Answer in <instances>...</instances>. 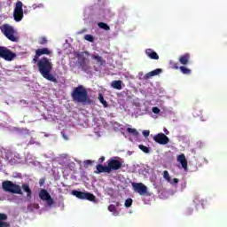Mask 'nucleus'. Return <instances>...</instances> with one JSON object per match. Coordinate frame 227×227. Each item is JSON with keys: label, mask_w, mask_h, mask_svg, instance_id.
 Returning <instances> with one entry per match:
<instances>
[{"label": "nucleus", "mask_w": 227, "mask_h": 227, "mask_svg": "<svg viewBox=\"0 0 227 227\" xmlns=\"http://www.w3.org/2000/svg\"><path fill=\"white\" fill-rule=\"evenodd\" d=\"M132 199L129 198L125 200L124 207H126V208H130V207H132Z\"/></svg>", "instance_id": "obj_30"}, {"label": "nucleus", "mask_w": 227, "mask_h": 227, "mask_svg": "<svg viewBox=\"0 0 227 227\" xmlns=\"http://www.w3.org/2000/svg\"><path fill=\"white\" fill-rule=\"evenodd\" d=\"M152 111L154 114H159V113H160V109L157 106L153 107Z\"/></svg>", "instance_id": "obj_37"}, {"label": "nucleus", "mask_w": 227, "mask_h": 227, "mask_svg": "<svg viewBox=\"0 0 227 227\" xmlns=\"http://www.w3.org/2000/svg\"><path fill=\"white\" fill-rule=\"evenodd\" d=\"M177 162H180L182 168L184 171H187V159L185 158V154H180L177 156Z\"/></svg>", "instance_id": "obj_15"}, {"label": "nucleus", "mask_w": 227, "mask_h": 227, "mask_svg": "<svg viewBox=\"0 0 227 227\" xmlns=\"http://www.w3.org/2000/svg\"><path fill=\"white\" fill-rule=\"evenodd\" d=\"M121 84H123V82H121V80H117V81H113L111 83V86L114 90H121Z\"/></svg>", "instance_id": "obj_22"}, {"label": "nucleus", "mask_w": 227, "mask_h": 227, "mask_svg": "<svg viewBox=\"0 0 227 227\" xmlns=\"http://www.w3.org/2000/svg\"><path fill=\"white\" fill-rule=\"evenodd\" d=\"M160 74H162V69L157 68L155 70H153V71L145 74L144 76V79L148 80L151 77H155V75H159Z\"/></svg>", "instance_id": "obj_16"}, {"label": "nucleus", "mask_w": 227, "mask_h": 227, "mask_svg": "<svg viewBox=\"0 0 227 227\" xmlns=\"http://www.w3.org/2000/svg\"><path fill=\"white\" fill-rule=\"evenodd\" d=\"M115 205H116V207H121V203H120V202H116Z\"/></svg>", "instance_id": "obj_42"}, {"label": "nucleus", "mask_w": 227, "mask_h": 227, "mask_svg": "<svg viewBox=\"0 0 227 227\" xmlns=\"http://www.w3.org/2000/svg\"><path fill=\"white\" fill-rule=\"evenodd\" d=\"M132 187L135 192H138L140 196H145L148 193V188L143 183H132Z\"/></svg>", "instance_id": "obj_11"}, {"label": "nucleus", "mask_w": 227, "mask_h": 227, "mask_svg": "<svg viewBox=\"0 0 227 227\" xmlns=\"http://www.w3.org/2000/svg\"><path fill=\"white\" fill-rule=\"evenodd\" d=\"M73 196H75L78 200H88V201H95L97 200L93 193L79 192L77 190L73 191Z\"/></svg>", "instance_id": "obj_9"}, {"label": "nucleus", "mask_w": 227, "mask_h": 227, "mask_svg": "<svg viewBox=\"0 0 227 227\" xmlns=\"http://www.w3.org/2000/svg\"><path fill=\"white\" fill-rule=\"evenodd\" d=\"M145 54L150 59H159V54L155 52L153 49H146L145 50Z\"/></svg>", "instance_id": "obj_18"}, {"label": "nucleus", "mask_w": 227, "mask_h": 227, "mask_svg": "<svg viewBox=\"0 0 227 227\" xmlns=\"http://www.w3.org/2000/svg\"><path fill=\"white\" fill-rule=\"evenodd\" d=\"M153 141L158 143V145H168V143H169V137L164 133H158L153 137Z\"/></svg>", "instance_id": "obj_12"}, {"label": "nucleus", "mask_w": 227, "mask_h": 227, "mask_svg": "<svg viewBox=\"0 0 227 227\" xmlns=\"http://www.w3.org/2000/svg\"><path fill=\"white\" fill-rule=\"evenodd\" d=\"M35 52L37 53V56H43V54L49 56L51 54V51L48 50V48L37 49Z\"/></svg>", "instance_id": "obj_21"}, {"label": "nucleus", "mask_w": 227, "mask_h": 227, "mask_svg": "<svg viewBox=\"0 0 227 227\" xmlns=\"http://www.w3.org/2000/svg\"><path fill=\"white\" fill-rule=\"evenodd\" d=\"M2 33L10 40L11 42H17V37L15 36V30L13 27L8 24L3 25L1 28Z\"/></svg>", "instance_id": "obj_4"}, {"label": "nucleus", "mask_w": 227, "mask_h": 227, "mask_svg": "<svg viewBox=\"0 0 227 227\" xmlns=\"http://www.w3.org/2000/svg\"><path fill=\"white\" fill-rule=\"evenodd\" d=\"M179 63L184 66L189 65V61H191V54L185 53L184 55H181L178 59Z\"/></svg>", "instance_id": "obj_14"}, {"label": "nucleus", "mask_w": 227, "mask_h": 227, "mask_svg": "<svg viewBox=\"0 0 227 227\" xmlns=\"http://www.w3.org/2000/svg\"><path fill=\"white\" fill-rule=\"evenodd\" d=\"M98 26L100 29H104L105 31H109L111 29V27L105 22H99Z\"/></svg>", "instance_id": "obj_25"}, {"label": "nucleus", "mask_w": 227, "mask_h": 227, "mask_svg": "<svg viewBox=\"0 0 227 227\" xmlns=\"http://www.w3.org/2000/svg\"><path fill=\"white\" fill-rule=\"evenodd\" d=\"M39 198L40 200H42L43 201L47 202V205L49 207H52V205H54V199H52V197H51V194L49 193V192H47V190L45 189H42L39 192Z\"/></svg>", "instance_id": "obj_10"}, {"label": "nucleus", "mask_w": 227, "mask_h": 227, "mask_svg": "<svg viewBox=\"0 0 227 227\" xmlns=\"http://www.w3.org/2000/svg\"><path fill=\"white\" fill-rule=\"evenodd\" d=\"M98 99H99V102H101V104H103L104 107L109 106V105L107 104V101H106L104 99V96H102V94H99Z\"/></svg>", "instance_id": "obj_28"}, {"label": "nucleus", "mask_w": 227, "mask_h": 227, "mask_svg": "<svg viewBox=\"0 0 227 227\" xmlns=\"http://www.w3.org/2000/svg\"><path fill=\"white\" fill-rule=\"evenodd\" d=\"M108 210L109 212H116V206L111 204L110 206H108Z\"/></svg>", "instance_id": "obj_35"}, {"label": "nucleus", "mask_w": 227, "mask_h": 227, "mask_svg": "<svg viewBox=\"0 0 227 227\" xmlns=\"http://www.w3.org/2000/svg\"><path fill=\"white\" fill-rule=\"evenodd\" d=\"M39 58H40V55H38V53L35 51V55L34 57V59H33V63H38Z\"/></svg>", "instance_id": "obj_36"}, {"label": "nucleus", "mask_w": 227, "mask_h": 227, "mask_svg": "<svg viewBox=\"0 0 227 227\" xmlns=\"http://www.w3.org/2000/svg\"><path fill=\"white\" fill-rule=\"evenodd\" d=\"M2 187L5 192H12V194H23L20 185L13 184L12 181H4Z\"/></svg>", "instance_id": "obj_3"}, {"label": "nucleus", "mask_w": 227, "mask_h": 227, "mask_svg": "<svg viewBox=\"0 0 227 227\" xmlns=\"http://www.w3.org/2000/svg\"><path fill=\"white\" fill-rule=\"evenodd\" d=\"M71 97L74 102L79 104H91L93 102L88 95V89L82 85L75 87L71 93Z\"/></svg>", "instance_id": "obj_2"}, {"label": "nucleus", "mask_w": 227, "mask_h": 227, "mask_svg": "<svg viewBox=\"0 0 227 227\" xmlns=\"http://www.w3.org/2000/svg\"><path fill=\"white\" fill-rule=\"evenodd\" d=\"M127 132H129V134H132L133 136H138L139 135V132H137V129H132V128H128Z\"/></svg>", "instance_id": "obj_29"}, {"label": "nucleus", "mask_w": 227, "mask_h": 227, "mask_svg": "<svg viewBox=\"0 0 227 227\" xmlns=\"http://www.w3.org/2000/svg\"><path fill=\"white\" fill-rule=\"evenodd\" d=\"M91 59H94L97 63V65H99L102 67L103 65H106V60L102 57H100L98 54H92Z\"/></svg>", "instance_id": "obj_19"}, {"label": "nucleus", "mask_w": 227, "mask_h": 227, "mask_svg": "<svg viewBox=\"0 0 227 227\" xmlns=\"http://www.w3.org/2000/svg\"><path fill=\"white\" fill-rule=\"evenodd\" d=\"M43 184H45V179L42 178L39 180V185L40 187H42L43 185Z\"/></svg>", "instance_id": "obj_40"}, {"label": "nucleus", "mask_w": 227, "mask_h": 227, "mask_svg": "<svg viewBox=\"0 0 227 227\" xmlns=\"http://www.w3.org/2000/svg\"><path fill=\"white\" fill-rule=\"evenodd\" d=\"M84 54H86V56H90V52L84 51L81 53L80 52L76 53V58H78L79 59L78 63L82 70H83V72H86L87 70H90V66L86 62V58L84 57Z\"/></svg>", "instance_id": "obj_8"}, {"label": "nucleus", "mask_w": 227, "mask_h": 227, "mask_svg": "<svg viewBox=\"0 0 227 227\" xmlns=\"http://www.w3.org/2000/svg\"><path fill=\"white\" fill-rule=\"evenodd\" d=\"M169 66L170 67H172L174 70H178V68H180V67L178 66V62H175L173 60L169 61Z\"/></svg>", "instance_id": "obj_26"}, {"label": "nucleus", "mask_w": 227, "mask_h": 227, "mask_svg": "<svg viewBox=\"0 0 227 227\" xmlns=\"http://www.w3.org/2000/svg\"><path fill=\"white\" fill-rule=\"evenodd\" d=\"M143 136H144L145 137H148V136H150V130H144V131H143Z\"/></svg>", "instance_id": "obj_38"}, {"label": "nucleus", "mask_w": 227, "mask_h": 227, "mask_svg": "<svg viewBox=\"0 0 227 227\" xmlns=\"http://www.w3.org/2000/svg\"><path fill=\"white\" fill-rule=\"evenodd\" d=\"M169 184H178V179L177 178H174L172 181L170 179V182H168Z\"/></svg>", "instance_id": "obj_41"}, {"label": "nucleus", "mask_w": 227, "mask_h": 227, "mask_svg": "<svg viewBox=\"0 0 227 227\" xmlns=\"http://www.w3.org/2000/svg\"><path fill=\"white\" fill-rule=\"evenodd\" d=\"M45 43H47V38H45V37H41V38L39 39V44H40V45H45Z\"/></svg>", "instance_id": "obj_33"}, {"label": "nucleus", "mask_w": 227, "mask_h": 227, "mask_svg": "<svg viewBox=\"0 0 227 227\" xmlns=\"http://www.w3.org/2000/svg\"><path fill=\"white\" fill-rule=\"evenodd\" d=\"M192 114L195 118H201V116H203V112L198 108H194Z\"/></svg>", "instance_id": "obj_24"}, {"label": "nucleus", "mask_w": 227, "mask_h": 227, "mask_svg": "<svg viewBox=\"0 0 227 227\" xmlns=\"http://www.w3.org/2000/svg\"><path fill=\"white\" fill-rule=\"evenodd\" d=\"M163 178L166 179L167 182H171V176H169V172H168V170L163 172Z\"/></svg>", "instance_id": "obj_31"}, {"label": "nucleus", "mask_w": 227, "mask_h": 227, "mask_svg": "<svg viewBox=\"0 0 227 227\" xmlns=\"http://www.w3.org/2000/svg\"><path fill=\"white\" fill-rule=\"evenodd\" d=\"M84 40H87V42H95V37H93V35H84Z\"/></svg>", "instance_id": "obj_32"}, {"label": "nucleus", "mask_w": 227, "mask_h": 227, "mask_svg": "<svg viewBox=\"0 0 227 227\" xmlns=\"http://www.w3.org/2000/svg\"><path fill=\"white\" fill-rule=\"evenodd\" d=\"M0 58L5 61H13L17 58V54L4 46H0Z\"/></svg>", "instance_id": "obj_5"}, {"label": "nucleus", "mask_w": 227, "mask_h": 227, "mask_svg": "<svg viewBox=\"0 0 227 227\" xmlns=\"http://www.w3.org/2000/svg\"><path fill=\"white\" fill-rule=\"evenodd\" d=\"M36 207H39L38 204H36Z\"/></svg>", "instance_id": "obj_44"}, {"label": "nucleus", "mask_w": 227, "mask_h": 227, "mask_svg": "<svg viewBox=\"0 0 227 227\" xmlns=\"http://www.w3.org/2000/svg\"><path fill=\"white\" fill-rule=\"evenodd\" d=\"M104 160H106V157L105 156H101L99 159H98V163L99 164H102L104 162Z\"/></svg>", "instance_id": "obj_39"}, {"label": "nucleus", "mask_w": 227, "mask_h": 227, "mask_svg": "<svg viewBox=\"0 0 227 227\" xmlns=\"http://www.w3.org/2000/svg\"><path fill=\"white\" fill-rule=\"evenodd\" d=\"M94 173L96 175H100V173H111L109 170V167L107 166H104L102 164H98L96 166V170L94 171Z\"/></svg>", "instance_id": "obj_13"}, {"label": "nucleus", "mask_w": 227, "mask_h": 227, "mask_svg": "<svg viewBox=\"0 0 227 227\" xmlns=\"http://www.w3.org/2000/svg\"><path fill=\"white\" fill-rule=\"evenodd\" d=\"M33 8H34V10H35V8H36V4H34V5H33Z\"/></svg>", "instance_id": "obj_43"}, {"label": "nucleus", "mask_w": 227, "mask_h": 227, "mask_svg": "<svg viewBox=\"0 0 227 227\" xmlns=\"http://www.w3.org/2000/svg\"><path fill=\"white\" fill-rule=\"evenodd\" d=\"M23 5L24 4H22L21 1H18L16 3V6H15L14 12H13L14 20L16 22H20V20H22V19H24V9H22Z\"/></svg>", "instance_id": "obj_6"}, {"label": "nucleus", "mask_w": 227, "mask_h": 227, "mask_svg": "<svg viewBox=\"0 0 227 227\" xmlns=\"http://www.w3.org/2000/svg\"><path fill=\"white\" fill-rule=\"evenodd\" d=\"M24 192H27V200H31L32 196H33V192L31 191V188L29 187V184H23L21 185Z\"/></svg>", "instance_id": "obj_20"}, {"label": "nucleus", "mask_w": 227, "mask_h": 227, "mask_svg": "<svg viewBox=\"0 0 227 227\" xmlns=\"http://www.w3.org/2000/svg\"><path fill=\"white\" fill-rule=\"evenodd\" d=\"M8 219V215L0 213V227H10V223L5 222Z\"/></svg>", "instance_id": "obj_17"}, {"label": "nucleus", "mask_w": 227, "mask_h": 227, "mask_svg": "<svg viewBox=\"0 0 227 227\" xmlns=\"http://www.w3.org/2000/svg\"><path fill=\"white\" fill-rule=\"evenodd\" d=\"M37 68L44 79H47V81H51V82H58V79L51 74V71L52 70V62H50L49 59L43 57L39 59L37 62Z\"/></svg>", "instance_id": "obj_1"}, {"label": "nucleus", "mask_w": 227, "mask_h": 227, "mask_svg": "<svg viewBox=\"0 0 227 227\" xmlns=\"http://www.w3.org/2000/svg\"><path fill=\"white\" fill-rule=\"evenodd\" d=\"M139 150H141L142 152H144V153H150V148L146 147L145 145H138Z\"/></svg>", "instance_id": "obj_27"}, {"label": "nucleus", "mask_w": 227, "mask_h": 227, "mask_svg": "<svg viewBox=\"0 0 227 227\" xmlns=\"http://www.w3.org/2000/svg\"><path fill=\"white\" fill-rule=\"evenodd\" d=\"M106 162L110 173L111 171H118V169H121V168L123 167V161L118 159L110 158Z\"/></svg>", "instance_id": "obj_7"}, {"label": "nucleus", "mask_w": 227, "mask_h": 227, "mask_svg": "<svg viewBox=\"0 0 227 227\" xmlns=\"http://www.w3.org/2000/svg\"><path fill=\"white\" fill-rule=\"evenodd\" d=\"M91 164H93L91 160H87L83 162L84 168H88L89 166H91Z\"/></svg>", "instance_id": "obj_34"}, {"label": "nucleus", "mask_w": 227, "mask_h": 227, "mask_svg": "<svg viewBox=\"0 0 227 227\" xmlns=\"http://www.w3.org/2000/svg\"><path fill=\"white\" fill-rule=\"evenodd\" d=\"M180 72L184 74V75H191V69L187 68L186 67L181 66L179 67Z\"/></svg>", "instance_id": "obj_23"}]
</instances>
